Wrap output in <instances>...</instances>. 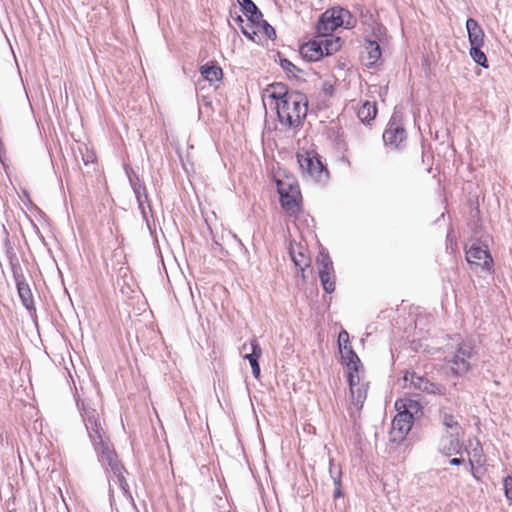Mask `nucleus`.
Listing matches in <instances>:
<instances>
[{
	"label": "nucleus",
	"instance_id": "423d86ee",
	"mask_svg": "<svg viewBox=\"0 0 512 512\" xmlns=\"http://www.w3.org/2000/svg\"><path fill=\"white\" fill-rule=\"evenodd\" d=\"M297 160L304 175L316 180L322 179L324 166L314 152L305 150L299 151L297 153Z\"/></svg>",
	"mask_w": 512,
	"mask_h": 512
},
{
	"label": "nucleus",
	"instance_id": "e433bc0d",
	"mask_svg": "<svg viewBox=\"0 0 512 512\" xmlns=\"http://www.w3.org/2000/svg\"><path fill=\"white\" fill-rule=\"evenodd\" d=\"M340 496H341V491H340V489H336V491H335V493H334V497H335V498H338V497H340Z\"/></svg>",
	"mask_w": 512,
	"mask_h": 512
},
{
	"label": "nucleus",
	"instance_id": "f704fd0d",
	"mask_svg": "<svg viewBox=\"0 0 512 512\" xmlns=\"http://www.w3.org/2000/svg\"><path fill=\"white\" fill-rule=\"evenodd\" d=\"M251 368H252V373H253L254 377L255 378H259V376H260V366H259L258 361L256 363H252Z\"/></svg>",
	"mask_w": 512,
	"mask_h": 512
},
{
	"label": "nucleus",
	"instance_id": "f257e3e1",
	"mask_svg": "<svg viewBox=\"0 0 512 512\" xmlns=\"http://www.w3.org/2000/svg\"><path fill=\"white\" fill-rule=\"evenodd\" d=\"M274 108L277 111L280 124L285 128H294L307 114V101L304 95L291 92L286 99L277 102Z\"/></svg>",
	"mask_w": 512,
	"mask_h": 512
},
{
	"label": "nucleus",
	"instance_id": "393cba45",
	"mask_svg": "<svg viewBox=\"0 0 512 512\" xmlns=\"http://www.w3.org/2000/svg\"><path fill=\"white\" fill-rule=\"evenodd\" d=\"M443 425L446 428L445 433L453 432V433H462L463 430L461 426L458 424L455 417L451 414H444L443 416Z\"/></svg>",
	"mask_w": 512,
	"mask_h": 512
},
{
	"label": "nucleus",
	"instance_id": "a211bd4d",
	"mask_svg": "<svg viewBox=\"0 0 512 512\" xmlns=\"http://www.w3.org/2000/svg\"><path fill=\"white\" fill-rule=\"evenodd\" d=\"M342 359L346 362L347 371L360 369V360L349 345L339 348Z\"/></svg>",
	"mask_w": 512,
	"mask_h": 512
},
{
	"label": "nucleus",
	"instance_id": "1a4fd4ad",
	"mask_svg": "<svg viewBox=\"0 0 512 512\" xmlns=\"http://www.w3.org/2000/svg\"><path fill=\"white\" fill-rule=\"evenodd\" d=\"M474 358V350L470 343L463 342L459 345L453 360L451 369L456 374L466 373L471 366V360Z\"/></svg>",
	"mask_w": 512,
	"mask_h": 512
},
{
	"label": "nucleus",
	"instance_id": "72a5a7b5",
	"mask_svg": "<svg viewBox=\"0 0 512 512\" xmlns=\"http://www.w3.org/2000/svg\"><path fill=\"white\" fill-rule=\"evenodd\" d=\"M241 30L245 36H247L251 40H254V35H256V32L254 30L250 31L247 27L244 26L241 27Z\"/></svg>",
	"mask_w": 512,
	"mask_h": 512
},
{
	"label": "nucleus",
	"instance_id": "7ed1b4c3",
	"mask_svg": "<svg viewBox=\"0 0 512 512\" xmlns=\"http://www.w3.org/2000/svg\"><path fill=\"white\" fill-rule=\"evenodd\" d=\"M355 18L343 8H332L325 11L317 23L318 36H329L338 27L352 28Z\"/></svg>",
	"mask_w": 512,
	"mask_h": 512
},
{
	"label": "nucleus",
	"instance_id": "cd10ccee",
	"mask_svg": "<svg viewBox=\"0 0 512 512\" xmlns=\"http://www.w3.org/2000/svg\"><path fill=\"white\" fill-rule=\"evenodd\" d=\"M482 46H471L470 48V56L471 58L482 67H487V58L483 51H481Z\"/></svg>",
	"mask_w": 512,
	"mask_h": 512
},
{
	"label": "nucleus",
	"instance_id": "c9c22d12",
	"mask_svg": "<svg viewBox=\"0 0 512 512\" xmlns=\"http://www.w3.org/2000/svg\"><path fill=\"white\" fill-rule=\"evenodd\" d=\"M464 462V459L463 458H452L450 460V464L451 465H460Z\"/></svg>",
	"mask_w": 512,
	"mask_h": 512
},
{
	"label": "nucleus",
	"instance_id": "4be33fe9",
	"mask_svg": "<svg viewBox=\"0 0 512 512\" xmlns=\"http://www.w3.org/2000/svg\"><path fill=\"white\" fill-rule=\"evenodd\" d=\"M323 43L324 53L326 56L337 52L341 48V39L339 37L319 36Z\"/></svg>",
	"mask_w": 512,
	"mask_h": 512
},
{
	"label": "nucleus",
	"instance_id": "7c9ffc66",
	"mask_svg": "<svg viewBox=\"0 0 512 512\" xmlns=\"http://www.w3.org/2000/svg\"><path fill=\"white\" fill-rule=\"evenodd\" d=\"M281 67L285 71H287V72H289V73H291L293 75H295V72L298 71L296 66L293 63H291L289 60H287V59H282L281 60Z\"/></svg>",
	"mask_w": 512,
	"mask_h": 512
},
{
	"label": "nucleus",
	"instance_id": "dca6fc26",
	"mask_svg": "<svg viewBox=\"0 0 512 512\" xmlns=\"http://www.w3.org/2000/svg\"><path fill=\"white\" fill-rule=\"evenodd\" d=\"M406 131L395 124V122H390L388 128L385 130L383 134V140L386 144L392 145L395 148L405 140Z\"/></svg>",
	"mask_w": 512,
	"mask_h": 512
},
{
	"label": "nucleus",
	"instance_id": "9b49d317",
	"mask_svg": "<svg viewBox=\"0 0 512 512\" xmlns=\"http://www.w3.org/2000/svg\"><path fill=\"white\" fill-rule=\"evenodd\" d=\"M462 436L463 432L443 434L438 444L439 451L447 456L459 454L461 452L460 439Z\"/></svg>",
	"mask_w": 512,
	"mask_h": 512
},
{
	"label": "nucleus",
	"instance_id": "aec40b11",
	"mask_svg": "<svg viewBox=\"0 0 512 512\" xmlns=\"http://www.w3.org/2000/svg\"><path fill=\"white\" fill-rule=\"evenodd\" d=\"M201 75L208 81H218L222 76V70L219 66L205 64L200 68Z\"/></svg>",
	"mask_w": 512,
	"mask_h": 512
},
{
	"label": "nucleus",
	"instance_id": "f3484780",
	"mask_svg": "<svg viewBox=\"0 0 512 512\" xmlns=\"http://www.w3.org/2000/svg\"><path fill=\"white\" fill-rule=\"evenodd\" d=\"M466 29L470 45L483 46L485 34L483 29L475 19L469 18L466 21Z\"/></svg>",
	"mask_w": 512,
	"mask_h": 512
},
{
	"label": "nucleus",
	"instance_id": "b1692460",
	"mask_svg": "<svg viewBox=\"0 0 512 512\" xmlns=\"http://www.w3.org/2000/svg\"><path fill=\"white\" fill-rule=\"evenodd\" d=\"M365 49L368 54L367 65H374L381 57V49L379 44L374 41H368Z\"/></svg>",
	"mask_w": 512,
	"mask_h": 512
},
{
	"label": "nucleus",
	"instance_id": "0eeeda50",
	"mask_svg": "<svg viewBox=\"0 0 512 512\" xmlns=\"http://www.w3.org/2000/svg\"><path fill=\"white\" fill-rule=\"evenodd\" d=\"M466 259L473 269L481 268L486 271H491L492 269L493 260L491 255L485 246H481L478 243L471 244L466 250Z\"/></svg>",
	"mask_w": 512,
	"mask_h": 512
},
{
	"label": "nucleus",
	"instance_id": "6e6552de",
	"mask_svg": "<svg viewBox=\"0 0 512 512\" xmlns=\"http://www.w3.org/2000/svg\"><path fill=\"white\" fill-rule=\"evenodd\" d=\"M83 418L91 441L104 446V430L99 414L94 409H84Z\"/></svg>",
	"mask_w": 512,
	"mask_h": 512
},
{
	"label": "nucleus",
	"instance_id": "f03ea898",
	"mask_svg": "<svg viewBox=\"0 0 512 512\" xmlns=\"http://www.w3.org/2000/svg\"><path fill=\"white\" fill-rule=\"evenodd\" d=\"M397 415L392 421L390 440L401 442L412 427L413 415L420 411V405L416 400L402 398L395 402Z\"/></svg>",
	"mask_w": 512,
	"mask_h": 512
},
{
	"label": "nucleus",
	"instance_id": "412c9836",
	"mask_svg": "<svg viewBox=\"0 0 512 512\" xmlns=\"http://www.w3.org/2000/svg\"><path fill=\"white\" fill-rule=\"evenodd\" d=\"M238 4L242 7L244 13L250 16L251 21H256L262 17L255 3L251 0H237Z\"/></svg>",
	"mask_w": 512,
	"mask_h": 512
},
{
	"label": "nucleus",
	"instance_id": "20e7f679",
	"mask_svg": "<svg viewBox=\"0 0 512 512\" xmlns=\"http://www.w3.org/2000/svg\"><path fill=\"white\" fill-rule=\"evenodd\" d=\"M277 188L282 208L289 215H295L299 211L300 191L298 185L294 179H278Z\"/></svg>",
	"mask_w": 512,
	"mask_h": 512
},
{
	"label": "nucleus",
	"instance_id": "5701e85b",
	"mask_svg": "<svg viewBox=\"0 0 512 512\" xmlns=\"http://www.w3.org/2000/svg\"><path fill=\"white\" fill-rule=\"evenodd\" d=\"M375 103L365 102L358 110V117L362 122H369L376 116Z\"/></svg>",
	"mask_w": 512,
	"mask_h": 512
},
{
	"label": "nucleus",
	"instance_id": "39448f33",
	"mask_svg": "<svg viewBox=\"0 0 512 512\" xmlns=\"http://www.w3.org/2000/svg\"><path fill=\"white\" fill-rule=\"evenodd\" d=\"M348 382L351 394V405L359 411L366 399L368 384L365 382L363 372L356 369L348 372Z\"/></svg>",
	"mask_w": 512,
	"mask_h": 512
},
{
	"label": "nucleus",
	"instance_id": "9d476101",
	"mask_svg": "<svg viewBox=\"0 0 512 512\" xmlns=\"http://www.w3.org/2000/svg\"><path fill=\"white\" fill-rule=\"evenodd\" d=\"M317 265L323 289L327 293H332L335 290V275L332 261L328 255L321 253L317 257Z\"/></svg>",
	"mask_w": 512,
	"mask_h": 512
},
{
	"label": "nucleus",
	"instance_id": "473e14b6",
	"mask_svg": "<svg viewBox=\"0 0 512 512\" xmlns=\"http://www.w3.org/2000/svg\"><path fill=\"white\" fill-rule=\"evenodd\" d=\"M261 26L263 27L264 33L266 34V36L268 38H272L273 36H275V30L272 26H270L267 23H263V24H261Z\"/></svg>",
	"mask_w": 512,
	"mask_h": 512
},
{
	"label": "nucleus",
	"instance_id": "2f4dec72",
	"mask_svg": "<svg viewBox=\"0 0 512 512\" xmlns=\"http://www.w3.org/2000/svg\"><path fill=\"white\" fill-rule=\"evenodd\" d=\"M338 345L341 346L349 345V334L346 331H341L338 336Z\"/></svg>",
	"mask_w": 512,
	"mask_h": 512
},
{
	"label": "nucleus",
	"instance_id": "c756f323",
	"mask_svg": "<svg viewBox=\"0 0 512 512\" xmlns=\"http://www.w3.org/2000/svg\"><path fill=\"white\" fill-rule=\"evenodd\" d=\"M505 496L508 500L512 501V477L507 476L503 480Z\"/></svg>",
	"mask_w": 512,
	"mask_h": 512
},
{
	"label": "nucleus",
	"instance_id": "ddd939ff",
	"mask_svg": "<svg viewBox=\"0 0 512 512\" xmlns=\"http://www.w3.org/2000/svg\"><path fill=\"white\" fill-rule=\"evenodd\" d=\"M466 452L468 455L469 462V472L476 477L475 475V466H481L484 463L483 460V450L480 446V443L476 439H469L468 447L466 448Z\"/></svg>",
	"mask_w": 512,
	"mask_h": 512
},
{
	"label": "nucleus",
	"instance_id": "2eb2a0df",
	"mask_svg": "<svg viewBox=\"0 0 512 512\" xmlns=\"http://www.w3.org/2000/svg\"><path fill=\"white\" fill-rule=\"evenodd\" d=\"M300 52L302 56L309 61L321 59L325 55L321 38L318 37V39L303 44L300 48Z\"/></svg>",
	"mask_w": 512,
	"mask_h": 512
},
{
	"label": "nucleus",
	"instance_id": "6ab92c4d",
	"mask_svg": "<svg viewBox=\"0 0 512 512\" xmlns=\"http://www.w3.org/2000/svg\"><path fill=\"white\" fill-rule=\"evenodd\" d=\"M103 453L106 454V459L109 465L111 466L114 474L117 476L120 486L124 491H126L127 483L122 475L123 467L119 465V463L116 460V456L111 451H109L107 447L105 448Z\"/></svg>",
	"mask_w": 512,
	"mask_h": 512
},
{
	"label": "nucleus",
	"instance_id": "4c0bfd02",
	"mask_svg": "<svg viewBox=\"0 0 512 512\" xmlns=\"http://www.w3.org/2000/svg\"><path fill=\"white\" fill-rule=\"evenodd\" d=\"M242 350H248L247 344H243Z\"/></svg>",
	"mask_w": 512,
	"mask_h": 512
},
{
	"label": "nucleus",
	"instance_id": "4468645a",
	"mask_svg": "<svg viewBox=\"0 0 512 512\" xmlns=\"http://www.w3.org/2000/svg\"><path fill=\"white\" fill-rule=\"evenodd\" d=\"M403 382L404 387H414L415 389H419L421 391H426L429 393L436 392L435 384L429 382L422 376L416 375L414 372H407L403 377Z\"/></svg>",
	"mask_w": 512,
	"mask_h": 512
},
{
	"label": "nucleus",
	"instance_id": "bb28decb",
	"mask_svg": "<svg viewBox=\"0 0 512 512\" xmlns=\"http://www.w3.org/2000/svg\"><path fill=\"white\" fill-rule=\"evenodd\" d=\"M18 293L22 300L23 305L29 309L33 303L31 291L26 284L19 283L18 284Z\"/></svg>",
	"mask_w": 512,
	"mask_h": 512
},
{
	"label": "nucleus",
	"instance_id": "a878e982",
	"mask_svg": "<svg viewBox=\"0 0 512 512\" xmlns=\"http://www.w3.org/2000/svg\"><path fill=\"white\" fill-rule=\"evenodd\" d=\"M251 353H247L244 355V359H247L252 365V363H256L262 354V350L256 339L250 341Z\"/></svg>",
	"mask_w": 512,
	"mask_h": 512
},
{
	"label": "nucleus",
	"instance_id": "c85d7f7f",
	"mask_svg": "<svg viewBox=\"0 0 512 512\" xmlns=\"http://www.w3.org/2000/svg\"><path fill=\"white\" fill-rule=\"evenodd\" d=\"M290 254L295 266L299 267L302 271L304 270L305 267L309 266L310 261L304 253L299 252L298 254H295L294 251H291Z\"/></svg>",
	"mask_w": 512,
	"mask_h": 512
},
{
	"label": "nucleus",
	"instance_id": "f8f14e48",
	"mask_svg": "<svg viewBox=\"0 0 512 512\" xmlns=\"http://www.w3.org/2000/svg\"><path fill=\"white\" fill-rule=\"evenodd\" d=\"M291 92L287 90V87L282 83L270 84L262 94L264 105L269 104L270 106H276L277 102L286 99Z\"/></svg>",
	"mask_w": 512,
	"mask_h": 512
}]
</instances>
